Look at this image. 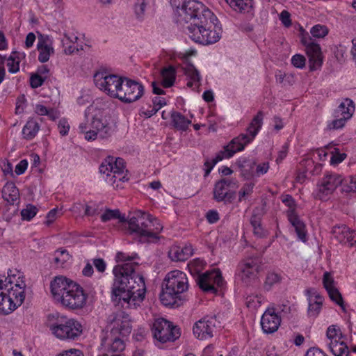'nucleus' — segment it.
Listing matches in <instances>:
<instances>
[{
	"instance_id": "obj_1",
	"label": "nucleus",
	"mask_w": 356,
	"mask_h": 356,
	"mask_svg": "<svg viewBox=\"0 0 356 356\" xmlns=\"http://www.w3.org/2000/svg\"><path fill=\"white\" fill-rule=\"evenodd\" d=\"M136 263H125L113 268L115 280L112 295L127 304V307L136 309L145 298L146 287L144 277L136 273Z\"/></svg>"
},
{
	"instance_id": "obj_2",
	"label": "nucleus",
	"mask_w": 356,
	"mask_h": 356,
	"mask_svg": "<svg viewBox=\"0 0 356 356\" xmlns=\"http://www.w3.org/2000/svg\"><path fill=\"white\" fill-rule=\"evenodd\" d=\"M50 289L54 299L68 309H80L86 305L88 295L83 289L64 276L56 277L50 283Z\"/></svg>"
},
{
	"instance_id": "obj_3",
	"label": "nucleus",
	"mask_w": 356,
	"mask_h": 356,
	"mask_svg": "<svg viewBox=\"0 0 356 356\" xmlns=\"http://www.w3.org/2000/svg\"><path fill=\"white\" fill-rule=\"evenodd\" d=\"M127 222L130 234H135L140 243H156L161 238L159 234L163 230V225L147 213L137 211Z\"/></svg>"
},
{
	"instance_id": "obj_4",
	"label": "nucleus",
	"mask_w": 356,
	"mask_h": 356,
	"mask_svg": "<svg viewBox=\"0 0 356 356\" xmlns=\"http://www.w3.org/2000/svg\"><path fill=\"white\" fill-rule=\"evenodd\" d=\"M188 288L186 275L180 270L168 273L163 282L160 300L166 307H177L183 303L182 294Z\"/></svg>"
},
{
	"instance_id": "obj_5",
	"label": "nucleus",
	"mask_w": 356,
	"mask_h": 356,
	"mask_svg": "<svg viewBox=\"0 0 356 356\" xmlns=\"http://www.w3.org/2000/svg\"><path fill=\"white\" fill-rule=\"evenodd\" d=\"M171 6L176 9L179 16L186 23L193 24L201 20L205 23L208 20L213 23V13L205 6L196 0H170Z\"/></svg>"
},
{
	"instance_id": "obj_6",
	"label": "nucleus",
	"mask_w": 356,
	"mask_h": 356,
	"mask_svg": "<svg viewBox=\"0 0 356 356\" xmlns=\"http://www.w3.org/2000/svg\"><path fill=\"white\" fill-rule=\"evenodd\" d=\"M213 22L208 20L202 23L201 20L195 23H191L188 26L191 38L195 42L202 44H210L219 40L220 36L219 32L211 29Z\"/></svg>"
},
{
	"instance_id": "obj_7",
	"label": "nucleus",
	"mask_w": 356,
	"mask_h": 356,
	"mask_svg": "<svg viewBox=\"0 0 356 356\" xmlns=\"http://www.w3.org/2000/svg\"><path fill=\"white\" fill-rule=\"evenodd\" d=\"M49 327L53 334L62 340H76L83 331L81 324L73 318L58 320Z\"/></svg>"
},
{
	"instance_id": "obj_8",
	"label": "nucleus",
	"mask_w": 356,
	"mask_h": 356,
	"mask_svg": "<svg viewBox=\"0 0 356 356\" xmlns=\"http://www.w3.org/2000/svg\"><path fill=\"white\" fill-rule=\"evenodd\" d=\"M94 82L95 86L107 95L118 99L123 83V76L109 74L106 72H98L94 75Z\"/></svg>"
},
{
	"instance_id": "obj_9",
	"label": "nucleus",
	"mask_w": 356,
	"mask_h": 356,
	"mask_svg": "<svg viewBox=\"0 0 356 356\" xmlns=\"http://www.w3.org/2000/svg\"><path fill=\"white\" fill-rule=\"evenodd\" d=\"M152 332L154 337L161 343L174 341L181 335L179 327L162 318L155 320L153 323Z\"/></svg>"
},
{
	"instance_id": "obj_10",
	"label": "nucleus",
	"mask_w": 356,
	"mask_h": 356,
	"mask_svg": "<svg viewBox=\"0 0 356 356\" xmlns=\"http://www.w3.org/2000/svg\"><path fill=\"white\" fill-rule=\"evenodd\" d=\"M236 182L233 179L222 178L216 182L213 190V198L225 204H232L236 198Z\"/></svg>"
},
{
	"instance_id": "obj_11",
	"label": "nucleus",
	"mask_w": 356,
	"mask_h": 356,
	"mask_svg": "<svg viewBox=\"0 0 356 356\" xmlns=\"http://www.w3.org/2000/svg\"><path fill=\"white\" fill-rule=\"evenodd\" d=\"M144 94V86L139 82L123 76L118 99L122 102L130 104L136 102Z\"/></svg>"
},
{
	"instance_id": "obj_12",
	"label": "nucleus",
	"mask_w": 356,
	"mask_h": 356,
	"mask_svg": "<svg viewBox=\"0 0 356 356\" xmlns=\"http://www.w3.org/2000/svg\"><path fill=\"white\" fill-rule=\"evenodd\" d=\"M282 202L289 207L286 211L288 220L294 227L298 238L305 242L307 241L306 227L305 223L300 219L296 212V204L295 200L291 195H284L282 197Z\"/></svg>"
},
{
	"instance_id": "obj_13",
	"label": "nucleus",
	"mask_w": 356,
	"mask_h": 356,
	"mask_svg": "<svg viewBox=\"0 0 356 356\" xmlns=\"http://www.w3.org/2000/svg\"><path fill=\"white\" fill-rule=\"evenodd\" d=\"M196 282L204 292L216 294L218 287L223 285L224 280L221 272L217 269L199 275Z\"/></svg>"
},
{
	"instance_id": "obj_14",
	"label": "nucleus",
	"mask_w": 356,
	"mask_h": 356,
	"mask_svg": "<svg viewBox=\"0 0 356 356\" xmlns=\"http://www.w3.org/2000/svg\"><path fill=\"white\" fill-rule=\"evenodd\" d=\"M264 113L259 111L253 118L247 128L248 134H241L233 138L232 144L238 143L236 150H243L245 146L251 143L259 131L263 124Z\"/></svg>"
},
{
	"instance_id": "obj_15",
	"label": "nucleus",
	"mask_w": 356,
	"mask_h": 356,
	"mask_svg": "<svg viewBox=\"0 0 356 356\" xmlns=\"http://www.w3.org/2000/svg\"><path fill=\"white\" fill-rule=\"evenodd\" d=\"M301 43L305 47L310 70L313 71L321 67L323 63V56L319 44L316 43L308 33L302 34Z\"/></svg>"
},
{
	"instance_id": "obj_16",
	"label": "nucleus",
	"mask_w": 356,
	"mask_h": 356,
	"mask_svg": "<svg viewBox=\"0 0 356 356\" xmlns=\"http://www.w3.org/2000/svg\"><path fill=\"white\" fill-rule=\"evenodd\" d=\"M342 184L343 179L340 175L327 172L318 184V191L316 194V197L319 200H324L329 195L332 194L339 185Z\"/></svg>"
},
{
	"instance_id": "obj_17",
	"label": "nucleus",
	"mask_w": 356,
	"mask_h": 356,
	"mask_svg": "<svg viewBox=\"0 0 356 356\" xmlns=\"http://www.w3.org/2000/svg\"><path fill=\"white\" fill-rule=\"evenodd\" d=\"M239 276L243 282L250 284L257 277L261 268V261L259 257H251L242 260L238 266Z\"/></svg>"
},
{
	"instance_id": "obj_18",
	"label": "nucleus",
	"mask_w": 356,
	"mask_h": 356,
	"mask_svg": "<svg viewBox=\"0 0 356 356\" xmlns=\"http://www.w3.org/2000/svg\"><path fill=\"white\" fill-rule=\"evenodd\" d=\"M217 319L216 316H206L197 321L193 328V334L199 339L213 337L216 330Z\"/></svg>"
},
{
	"instance_id": "obj_19",
	"label": "nucleus",
	"mask_w": 356,
	"mask_h": 356,
	"mask_svg": "<svg viewBox=\"0 0 356 356\" xmlns=\"http://www.w3.org/2000/svg\"><path fill=\"white\" fill-rule=\"evenodd\" d=\"M281 318L273 308L267 309L261 319V325L264 332L271 334L276 332L280 325Z\"/></svg>"
},
{
	"instance_id": "obj_20",
	"label": "nucleus",
	"mask_w": 356,
	"mask_h": 356,
	"mask_svg": "<svg viewBox=\"0 0 356 356\" xmlns=\"http://www.w3.org/2000/svg\"><path fill=\"white\" fill-rule=\"evenodd\" d=\"M125 169V163L122 158H114L113 156H108L102 163L99 166V172L110 177L111 173L124 172Z\"/></svg>"
},
{
	"instance_id": "obj_21",
	"label": "nucleus",
	"mask_w": 356,
	"mask_h": 356,
	"mask_svg": "<svg viewBox=\"0 0 356 356\" xmlns=\"http://www.w3.org/2000/svg\"><path fill=\"white\" fill-rule=\"evenodd\" d=\"M5 291L10 298L11 303L13 305L16 309L18 307L22 305L25 298L24 288L21 286L19 284H15L14 286L8 287V284L11 285L12 282L10 279L6 278Z\"/></svg>"
},
{
	"instance_id": "obj_22",
	"label": "nucleus",
	"mask_w": 356,
	"mask_h": 356,
	"mask_svg": "<svg viewBox=\"0 0 356 356\" xmlns=\"http://www.w3.org/2000/svg\"><path fill=\"white\" fill-rule=\"evenodd\" d=\"M92 129L99 132L101 138H107L111 136L114 129L113 125L106 119L94 116L90 122Z\"/></svg>"
},
{
	"instance_id": "obj_23",
	"label": "nucleus",
	"mask_w": 356,
	"mask_h": 356,
	"mask_svg": "<svg viewBox=\"0 0 356 356\" xmlns=\"http://www.w3.org/2000/svg\"><path fill=\"white\" fill-rule=\"evenodd\" d=\"M193 254V249L191 245L180 247L172 245L169 252L168 256L173 261H184L187 260Z\"/></svg>"
},
{
	"instance_id": "obj_24",
	"label": "nucleus",
	"mask_w": 356,
	"mask_h": 356,
	"mask_svg": "<svg viewBox=\"0 0 356 356\" xmlns=\"http://www.w3.org/2000/svg\"><path fill=\"white\" fill-rule=\"evenodd\" d=\"M37 48L39 51L38 60L40 63L48 61L50 56L54 53V48L47 43V38H44L42 35L38 38Z\"/></svg>"
},
{
	"instance_id": "obj_25",
	"label": "nucleus",
	"mask_w": 356,
	"mask_h": 356,
	"mask_svg": "<svg viewBox=\"0 0 356 356\" xmlns=\"http://www.w3.org/2000/svg\"><path fill=\"white\" fill-rule=\"evenodd\" d=\"M161 75L163 78L162 86L164 88H170L175 82L176 69L172 65L164 67L161 71Z\"/></svg>"
},
{
	"instance_id": "obj_26",
	"label": "nucleus",
	"mask_w": 356,
	"mask_h": 356,
	"mask_svg": "<svg viewBox=\"0 0 356 356\" xmlns=\"http://www.w3.org/2000/svg\"><path fill=\"white\" fill-rule=\"evenodd\" d=\"M350 113V118L352 117L355 111V105L353 102L348 98H346L342 102L338 108L334 111V117H346L347 112Z\"/></svg>"
},
{
	"instance_id": "obj_27",
	"label": "nucleus",
	"mask_w": 356,
	"mask_h": 356,
	"mask_svg": "<svg viewBox=\"0 0 356 356\" xmlns=\"http://www.w3.org/2000/svg\"><path fill=\"white\" fill-rule=\"evenodd\" d=\"M171 119L172 126L181 131H186L191 123V121L188 120L184 115L176 111L172 112Z\"/></svg>"
},
{
	"instance_id": "obj_28",
	"label": "nucleus",
	"mask_w": 356,
	"mask_h": 356,
	"mask_svg": "<svg viewBox=\"0 0 356 356\" xmlns=\"http://www.w3.org/2000/svg\"><path fill=\"white\" fill-rule=\"evenodd\" d=\"M329 348L335 356H348L349 354L348 347L342 339L330 342Z\"/></svg>"
},
{
	"instance_id": "obj_29",
	"label": "nucleus",
	"mask_w": 356,
	"mask_h": 356,
	"mask_svg": "<svg viewBox=\"0 0 356 356\" xmlns=\"http://www.w3.org/2000/svg\"><path fill=\"white\" fill-rule=\"evenodd\" d=\"M238 166L241 170V175L246 179H250L254 175V169L256 162L252 160L243 159L238 161Z\"/></svg>"
},
{
	"instance_id": "obj_30",
	"label": "nucleus",
	"mask_w": 356,
	"mask_h": 356,
	"mask_svg": "<svg viewBox=\"0 0 356 356\" xmlns=\"http://www.w3.org/2000/svg\"><path fill=\"white\" fill-rule=\"evenodd\" d=\"M40 126L38 123L33 119H30L22 129L24 138L26 140L33 139L38 132Z\"/></svg>"
},
{
	"instance_id": "obj_31",
	"label": "nucleus",
	"mask_w": 356,
	"mask_h": 356,
	"mask_svg": "<svg viewBox=\"0 0 356 356\" xmlns=\"http://www.w3.org/2000/svg\"><path fill=\"white\" fill-rule=\"evenodd\" d=\"M349 229L345 225L335 226L332 229V234L339 243L346 244L348 241Z\"/></svg>"
},
{
	"instance_id": "obj_32",
	"label": "nucleus",
	"mask_w": 356,
	"mask_h": 356,
	"mask_svg": "<svg viewBox=\"0 0 356 356\" xmlns=\"http://www.w3.org/2000/svg\"><path fill=\"white\" fill-rule=\"evenodd\" d=\"M22 56V54L19 52L13 51L10 56L8 57L7 66L10 73L14 74L19 70V63Z\"/></svg>"
},
{
	"instance_id": "obj_33",
	"label": "nucleus",
	"mask_w": 356,
	"mask_h": 356,
	"mask_svg": "<svg viewBox=\"0 0 356 356\" xmlns=\"http://www.w3.org/2000/svg\"><path fill=\"white\" fill-rule=\"evenodd\" d=\"M2 193L3 197L8 202H11L13 204L17 200L19 196L18 189L14 184H6L2 191Z\"/></svg>"
},
{
	"instance_id": "obj_34",
	"label": "nucleus",
	"mask_w": 356,
	"mask_h": 356,
	"mask_svg": "<svg viewBox=\"0 0 356 356\" xmlns=\"http://www.w3.org/2000/svg\"><path fill=\"white\" fill-rule=\"evenodd\" d=\"M250 224L253 228V232L255 236L259 238L264 237L266 232L261 226V219L257 215H252L250 218Z\"/></svg>"
},
{
	"instance_id": "obj_35",
	"label": "nucleus",
	"mask_w": 356,
	"mask_h": 356,
	"mask_svg": "<svg viewBox=\"0 0 356 356\" xmlns=\"http://www.w3.org/2000/svg\"><path fill=\"white\" fill-rule=\"evenodd\" d=\"M112 219H118L120 222H125L127 221L125 216H121L118 209H106L101 216V220L102 222H107Z\"/></svg>"
},
{
	"instance_id": "obj_36",
	"label": "nucleus",
	"mask_w": 356,
	"mask_h": 356,
	"mask_svg": "<svg viewBox=\"0 0 356 356\" xmlns=\"http://www.w3.org/2000/svg\"><path fill=\"white\" fill-rule=\"evenodd\" d=\"M69 259L70 255L66 250H56L54 253L53 264L56 268H63Z\"/></svg>"
},
{
	"instance_id": "obj_37",
	"label": "nucleus",
	"mask_w": 356,
	"mask_h": 356,
	"mask_svg": "<svg viewBox=\"0 0 356 356\" xmlns=\"http://www.w3.org/2000/svg\"><path fill=\"white\" fill-rule=\"evenodd\" d=\"M132 327L129 321H122L120 325L115 326L111 332L114 334H119L122 337L128 336L131 332Z\"/></svg>"
},
{
	"instance_id": "obj_38",
	"label": "nucleus",
	"mask_w": 356,
	"mask_h": 356,
	"mask_svg": "<svg viewBox=\"0 0 356 356\" xmlns=\"http://www.w3.org/2000/svg\"><path fill=\"white\" fill-rule=\"evenodd\" d=\"M14 310L15 309L11 303L9 296L5 291L0 299V312L3 314H9Z\"/></svg>"
},
{
	"instance_id": "obj_39",
	"label": "nucleus",
	"mask_w": 356,
	"mask_h": 356,
	"mask_svg": "<svg viewBox=\"0 0 356 356\" xmlns=\"http://www.w3.org/2000/svg\"><path fill=\"white\" fill-rule=\"evenodd\" d=\"M183 70L185 75L191 80L197 81L198 83L200 81V75L198 70L191 63H186V66L183 67Z\"/></svg>"
},
{
	"instance_id": "obj_40",
	"label": "nucleus",
	"mask_w": 356,
	"mask_h": 356,
	"mask_svg": "<svg viewBox=\"0 0 356 356\" xmlns=\"http://www.w3.org/2000/svg\"><path fill=\"white\" fill-rule=\"evenodd\" d=\"M254 188V183L253 182L244 184L238 191V202L246 200L252 194Z\"/></svg>"
},
{
	"instance_id": "obj_41",
	"label": "nucleus",
	"mask_w": 356,
	"mask_h": 356,
	"mask_svg": "<svg viewBox=\"0 0 356 356\" xmlns=\"http://www.w3.org/2000/svg\"><path fill=\"white\" fill-rule=\"evenodd\" d=\"M348 114H346V117H335L336 119L332 120L327 124V129L330 130L332 129H341L344 127L346 121L350 119V113L348 111Z\"/></svg>"
},
{
	"instance_id": "obj_42",
	"label": "nucleus",
	"mask_w": 356,
	"mask_h": 356,
	"mask_svg": "<svg viewBox=\"0 0 356 356\" xmlns=\"http://www.w3.org/2000/svg\"><path fill=\"white\" fill-rule=\"evenodd\" d=\"M330 299L336 304L339 305L343 310H345V306L341 294L337 288H332L327 291Z\"/></svg>"
},
{
	"instance_id": "obj_43",
	"label": "nucleus",
	"mask_w": 356,
	"mask_h": 356,
	"mask_svg": "<svg viewBox=\"0 0 356 356\" xmlns=\"http://www.w3.org/2000/svg\"><path fill=\"white\" fill-rule=\"evenodd\" d=\"M316 300L314 302H309L308 312L312 316H316L318 314L321 305H322V298L319 295L316 296Z\"/></svg>"
},
{
	"instance_id": "obj_44",
	"label": "nucleus",
	"mask_w": 356,
	"mask_h": 356,
	"mask_svg": "<svg viewBox=\"0 0 356 356\" xmlns=\"http://www.w3.org/2000/svg\"><path fill=\"white\" fill-rule=\"evenodd\" d=\"M38 209L32 204L26 205V208L21 211V216L23 220H30L37 213Z\"/></svg>"
},
{
	"instance_id": "obj_45",
	"label": "nucleus",
	"mask_w": 356,
	"mask_h": 356,
	"mask_svg": "<svg viewBox=\"0 0 356 356\" xmlns=\"http://www.w3.org/2000/svg\"><path fill=\"white\" fill-rule=\"evenodd\" d=\"M327 337L330 340V342L334 340L341 339L343 338L342 333L339 328L336 325H331L327 328Z\"/></svg>"
},
{
	"instance_id": "obj_46",
	"label": "nucleus",
	"mask_w": 356,
	"mask_h": 356,
	"mask_svg": "<svg viewBox=\"0 0 356 356\" xmlns=\"http://www.w3.org/2000/svg\"><path fill=\"white\" fill-rule=\"evenodd\" d=\"M224 155H222V153L218 152V154L216 156L214 159H212L211 161L207 159L204 162V166H205V174L204 176H208L211 172V170L213 169V166L220 161L224 159Z\"/></svg>"
},
{
	"instance_id": "obj_47",
	"label": "nucleus",
	"mask_w": 356,
	"mask_h": 356,
	"mask_svg": "<svg viewBox=\"0 0 356 356\" xmlns=\"http://www.w3.org/2000/svg\"><path fill=\"white\" fill-rule=\"evenodd\" d=\"M342 191L346 193L356 192V175L349 177L343 182Z\"/></svg>"
},
{
	"instance_id": "obj_48",
	"label": "nucleus",
	"mask_w": 356,
	"mask_h": 356,
	"mask_svg": "<svg viewBox=\"0 0 356 356\" xmlns=\"http://www.w3.org/2000/svg\"><path fill=\"white\" fill-rule=\"evenodd\" d=\"M124 172H118V173H111L110 177H107L109 178L108 180L114 187H119L120 182H124L128 180V178L126 177L125 175H123Z\"/></svg>"
},
{
	"instance_id": "obj_49",
	"label": "nucleus",
	"mask_w": 356,
	"mask_h": 356,
	"mask_svg": "<svg viewBox=\"0 0 356 356\" xmlns=\"http://www.w3.org/2000/svg\"><path fill=\"white\" fill-rule=\"evenodd\" d=\"M310 33L313 37L321 38L328 33V30L325 26L317 24L312 28Z\"/></svg>"
},
{
	"instance_id": "obj_50",
	"label": "nucleus",
	"mask_w": 356,
	"mask_h": 356,
	"mask_svg": "<svg viewBox=\"0 0 356 356\" xmlns=\"http://www.w3.org/2000/svg\"><path fill=\"white\" fill-rule=\"evenodd\" d=\"M280 280L281 277L279 274L273 272L269 273L266 276L264 286L267 290H269L273 284L280 282Z\"/></svg>"
},
{
	"instance_id": "obj_51",
	"label": "nucleus",
	"mask_w": 356,
	"mask_h": 356,
	"mask_svg": "<svg viewBox=\"0 0 356 356\" xmlns=\"http://www.w3.org/2000/svg\"><path fill=\"white\" fill-rule=\"evenodd\" d=\"M233 139L229 142V143L224 147V150L220 151V153H222L225 158H230L232 157L236 152H240L241 150H236V148L238 147V143L232 144Z\"/></svg>"
},
{
	"instance_id": "obj_52",
	"label": "nucleus",
	"mask_w": 356,
	"mask_h": 356,
	"mask_svg": "<svg viewBox=\"0 0 356 356\" xmlns=\"http://www.w3.org/2000/svg\"><path fill=\"white\" fill-rule=\"evenodd\" d=\"M226 2L234 10L242 12L245 10L248 3L245 0H226Z\"/></svg>"
},
{
	"instance_id": "obj_53",
	"label": "nucleus",
	"mask_w": 356,
	"mask_h": 356,
	"mask_svg": "<svg viewBox=\"0 0 356 356\" xmlns=\"http://www.w3.org/2000/svg\"><path fill=\"white\" fill-rule=\"evenodd\" d=\"M332 157L330 159V163L332 165H337L342 162L347 156L345 153H340L338 148H334L332 152Z\"/></svg>"
},
{
	"instance_id": "obj_54",
	"label": "nucleus",
	"mask_w": 356,
	"mask_h": 356,
	"mask_svg": "<svg viewBox=\"0 0 356 356\" xmlns=\"http://www.w3.org/2000/svg\"><path fill=\"white\" fill-rule=\"evenodd\" d=\"M147 3L145 0H137L134 5V11L138 18H143Z\"/></svg>"
},
{
	"instance_id": "obj_55",
	"label": "nucleus",
	"mask_w": 356,
	"mask_h": 356,
	"mask_svg": "<svg viewBox=\"0 0 356 356\" xmlns=\"http://www.w3.org/2000/svg\"><path fill=\"white\" fill-rule=\"evenodd\" d=\"M46 79L47 76H42L41 75L37 74L36 73L32 74L30 78V84L31 88H37L41 86Z\"/></svg>"
},
{
	"instance_id": "obj_56",
	"label": "nucleus",
	"mask_w": 356,
	"mask_h": 356,
	"mask_svg": "<svg viewBox=\"0 0 356 356\" xmlns=\"http://www.w3.org/2000/svg\"><path fill=\"white\" fill-rule=\"evenodd\" d=\"M125 348V344L121 339L115 337L110 346V350L113 353L122 351Z\"/></svg>"
},
{
	"instance_id": "obj_57",
	"label": "nucleus",
	"mask_w": 356,
	"mask_h": 356,
	"mask_svg": "<svg viewBox=\"0 0 356 356\" xmlns=\"http://www.w3.org/2000/svg\"><path fill=\"white\" fill-rule=\"evenodd\" d=\"M306 59L301 54H296L291 58L292 65L297 68H303L305 66Z\"/></svg>"
},
{
	"instance_id": "obj_58",
	"label": "nucleus",
	"mask_w": 356,
	"mask_h": 356,
	"mask_svg": "<svg viewBox=\"0 0 356 356\" xmlns=\"http://www.w3.org/2000/svg\"><path fill=\"white\" fill-rule=\"evenodd\" d=\"M70 124L66 119H60L58 124V129L61 136H64L67 135L70 130Z\"/></svg>"
},
{
	"instance_id": "obj_59",
	"label": "nucleus",
	"mask_w": 356,
	"mask_h": 356,
	"mask_svg": "<svg viewBox=\"0 0 356 356\" xmlns=\"http://www.w3.org/2000/svg\"><path fill=\"white\" fill-rule=\"evenodd\" d=\"M323 286L325 288L326 291L334 288V280L332 277L331 275L328 272H325L323 275Z\"/></svg>"
},
{
	"instance_id": "obj_60",
	"label": "nucleus",
	"mask_w": 356,
	"mask_h": 356,
	"mask_svg": "<svg viewBox=\"0 0 356 356\" xmlns=\"http://www.w3.org/2000/svg\"><path fill=\"white\" fill-rule=\"evenodd\" d=\"M280 19L285 27L291 26V15L287 10H283L280 15Z\"/></svg>"
},
{
	"instance_id": "obj_61",
	"label": "nucleus",
	"mask_w": 356,
	"mask_h": 356,
	"mask_svg": "<svg viewBox=\"0 0 356 356\" xmlns=\"http://www.w3.org/2000/svg\"><path fill=\"white\" fill-rule=\"evenodd\" d=\"M56 356H83L81 350L75 348L63 350L62 353Z\"/></svg>"
},
{
	"instance_id": "obj_62",
	"label": "nucleus",
	"mask_w": 356,
	"mask_h": 356,
	"mask_svg": "<svg viewBox=\"0 0 356 356\" xmlns=\"http://www.w3.org/2000/svg\"><path fill=\"white\" fill-rule=\"evenodd\" d=\"M93 265L99 273H104L106 270V264L103 259H95L93 260Z\"/></svg>"
},
{
	"instance_id": "obj_63",
	"label": "nucleus",
	"mask_w": 356,
	"mask_h": 356,
	"mask_svg": "<svg viewBox=\"0 0 356 356\" xmlns=\"http://www.w3.org/2000/svg\"><path fill=\"white\" fill-rule=\"evenodd\" d=\"M207 220L210 223H215L219 220V214L216 210H209L206 215Z\"/></svg>"
},
{
	"instance_id": "obj_64",
	"label": "nucleus",
	"mask_w": 356,
	"mask_h": 356,
	"mask_svg": "<svg viewBox=\"0 0 356 356\" xmlns=\"http://www.w3.org/2000/svg\"><path fill=\"white\" fill-rule=\"evenodd\" d=\"M27 166H28V162L26 159H23V160L20 161L19 163L15 167V173L17 175H20L23 174L26 171Z\"/></svg>"
}]
</instances>
